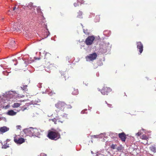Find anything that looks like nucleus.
<instances>
[{
	"instance_id": "nucleus-6",
	"label": "nucleus",
	"mask_w": 156,
	"mask_h": 156,
	"mask_svg": "<svg viewBox=\"0 0 156 156\" xmlns=\"http://www.w3.org/2000/svg\"><path fill=\"white\" fill-rule=\"evenodd\" d=\"M112 89L109 87L104 86L101 90V93L103 95H108L111 92Z\"/></svg>"
},
{
	"instance_id": "nucleus-15",
	"label": "nucleus",
	"mask_w": 156,
	"mask_h": 156,
	"mask_svg": "<svg viewBox=\"0 0 156 156\" xmlns=\"http://www.w3.org/2000/svg\"><path fill=\"white\" fill-rule=\"evenodd\" d=\"M53 66V64L50 63V62H48L46 64V66H45L46 68L47 69H51Z\"/></svg>"
},
{
	"instance_id": "nucleus-35",
	"label": "nucleus",
	"mask_w": 156,
	"mask_h": 156,
	"mask_svg": "<svg viewBox=\"0 0 156 156\" xmlns=\"http://www.w3.org/2000/svg\"><path fill=\"white\" fill-rule=\"evenodd\" d=\"M84 33L86 34V33L84 31Z\"/></svg>"
},
{
	"instance_id": "nucleus-9",
	"label": "nucleus",
	"mask_w": 156,
	"mask_h": 156,
	"mask_svg": "<svg viewBox=\"0 0 156 156\" xmlns=\"http://www.w3.org/2000/svg\"><path fill=\"white\" fill-rule=\"evenodd\" d=\"M137 48L139 50V51L141 54L143 50V46L141 42H137L136 43Z\"/></svg>"
},
{
	"instance_id": "nucleus-8",
	"label": "nucleus",
	"mask_w": 156,
	"mask_h": 156,
	"mask_svg": "<svg viewBox=\"0 0 156 156\" xmlns=\"http://www.w3.org/2000/svg\"><path fill=\"white\" fill-rule=\"evenodd\" d=\"M11 145V143L10 142V140L9 139H7V140L5 141L3 144H2V148L6 149L9 147Z\"/></svg>"
},
{
	"instance_id": "nucleus-12",
	"label": "nucleus",
	"mask_w": 156,
	"mask_h": 156,
	"mask_svg": "<svg viewBox=\"0 0 156 156\" xmlns=\"http://www.w3.org/2000/svg\"><path fill=\"white\" fill-rule=\"evenodd\" d=\"M9 130V128L5 126H3L0 128V132L2 133H5Z\"/></svg>"
},
{
	"instance_id": "nucleus-29",
	"label": "nucleus",
	"mask_w": 156,
	"mask_h": 156,
	"mask_svg": "<svg viewBox=\"0 0 156 156\" xmlns=\"http://www.w3.org/2000/svg\"><path fill=\"white\" fill-rule=\"evenodd\" d=\"M141 135V133L140 132H138L136 133V135L137 136H140Z\"/></svg>"
},
{
	"instance_id": "nucleus-26",
	"label": "nucleus",
	"mask_w": 156,
	"mask_h": 156,
	"mask_svg": "<svg viewBox=\"0 0 156 156\" xmlns=\"http://www.w3.org/2000/svg\"><path fill=\"white\" fill-rule=\"evenodd\" d=\"M51 120L52 121L54 122L55 124H56L57 119H56L54 118L52 119H51Z\"/></svg>"
},
{
	"instance_id": "nucleus-18",
	"label": "nucleus",
	"mask_w": 156,
	"mask_h": 156,
	"mask_svg": "<svg viewBox=\"0 0 156 156\" xmlns=\"http://www.w3.org/2000/svg\"><path fill=\"white\" fill-rule=\"evenodd\" d=\"M15 43L14 41L11 40L9 44V47L10 48L14 47L15 46Z\"/></svg>"
},
{
	"instance_id": "nucleus-16",
	"label": "nucleus",
	"mask_w": 156,
	"mask_h": 156,
	"mask_svg": "<svg viewBox=\"0 0 156 156\" xmlns=\"http://www.w3.org/2000/svg\"><path fill=\"white\" fill-rule=\"evenodd\" d=\"M149 149L154 153L156 152V147L155 145L150 147H149Z\"/></svg>"
},
{
	"instance_id": "nucleus-10",
	"label": "nucleus",
	"mask_w": 156,
	"mask_h": 156,
	"mask_svg": "<svg viewBox=\"0 0 156 156\" xmlns=\"http://www.w3.org/2000/svg\"><path fill=\"white\" fill-rule=\"evenodd\" d=\"M140 138L144 140V142H141L143 144L146 145L148 143V137L146 135H143L142 136H140Z\"/></svg>"
},
{
	"instance_id": "nucleus-1",
	"label": "nucleus",
	"mask_w": 156,
	"mask_h": 156,
	"mask_svg": "<svg viewBox=\"0 0 156 156\" xmlns=\"http://www.w3.org/2000/svg\"><path fill=\"white\" fill-rule=\"evenodd\" d=\"M55 107L56 108L55 111L58 113L60 112H63L65 108L68 109L72 108L71 105H67L64 102L61 101H59L56 104Z\"/></svg>"
},
{
	"instance_id": "nucleus-19",
	"label": "nucleus",
	"mask_w": 156,
	"mask_h": 156,
	"mask_svg": "<svg viewBox=\"0 0 156 156\" xmlns=\"http://www.w3.org/2000/svg\"><path fill=\"white\" fill-rule=\"evenodd\" d=\"M20 105V104L19 103H14L12 105L13 108H17L19 107Z\"/></svg>"
},
{
	"instance_id": "nucleus-14",
	"label": "nucleus",
	"mask_w": 156,
	"mask_h": 156,
	"mask_svg": "<svg viewBox=\"0 0 156 156\" xmlns=\"http://www.w3.org/2000/svg\"><path fill=\"white\" fill-rule=\"evenodd\" d=\"M16 114V112H14L13 110H9L7 112V114L11 116H13L15 115Z\"/></svg>"
},
{
	"instance_id": "nucleus-32",
	"label": "nucleus",
	"mask_w": 156,
	"mask_h": 156,
	"mask_svg": "<svg viewBox=\"0 0 156 156\" xmlns=\"http://www.w3.org/2000/svg\"><path fill=\"white\" fill-rule=\"evenodd\" d=\"M47 55H48L49 56L50 55V54L49 53H46L45 55V57L46 58V56Z\"/></svg>"
},
{
	"instance_id": "nucleus-20",
	"label": "nucleus",
	"mask_w": 156,
	"mask_h": 156,
	"mask_svg": "<svg viewBox=\"0 0 156 156\" xmlns=\"http://www.w3.org/2000/svg\"><path fill=\"white\" fill-rule=\"evenodd\" d=\"M18 29L17 27L16 24V23L14 24L13 25V27L12 28V30L15 31L17 30V29Z\"/></svg>"
},
{
	"instance_id": "nucleus-4",
	"label": "nucleus",
	"mask_w": 156,
	"mask_h": 156,
	"mask_svg": "<svg viewBox=\"0 0 156 156\" xmlns=\"http://www.w3.org/2000/svg\"><path fill=\"white\" fill-rule=\"evenodd\" d=\"M14 141L17 144H21L25 141V140L20 135H15L14 137Z\"/></svg>"
},
{
	"instance_id": "nucleus-27",
	"label": "nucleus",
	"mask_w": 156,
	"mask_h": 156,
	"mask_svg": "<svg viewBox=\"0 0 156 156\" xmlns=\"http://www.w3.org/2000/svg\"><path fill=\"white\" fill-rule=\"evenodd\" d=\"M117 149L118 151H121V150H122V147L120 146L119 147H118Z\"/></svg>"
},
{
	"instance_id": "nucleus-33",
	"label": "nucleus",
	"mask_w": 156,
	"mask_h": 156,
	"mask_svg": "<svg viewBox=\"0 0 156 156\" xmlns=\"http://www.w3.org/2000/svg\"><path fill=\"white\" fill-rule=\"evenodd\" d=\"M16 9V7H14L13 8V10L14 11V10H15Z\"/></svg>"
},
{
	"instance_id": "nucleus-11",
	"label": "nucleus",
	"mask_w": 156,
	"mask_h": 156,
	"mask_svg": "<svg viewBox=\"0 0 156 156\" xmlns=\"http://www.w3.org/2000/svg\"><path fill=\"white\" fill-rule=\"evenodd\" d=\"M119 137L122 142H125L126 138V135L124 132L119 134Z\"/></svg>"
},
{
	"instance_id": "nucleus-13",
	"label": "nucleus",
	"mask_w": 156,
	"mask_h": 156,
	"mask_svg": "<svg viewBox=\"0 0 156 156\" xmlns=\"http://www.w3.org/2000/svg\"><path fill=\"white\" fill-rule=\"evenodd\" d=\"M77 3L75 2L74 3L75 7L79 6V5H81L84 3V1L83 0H77Z\"/></svg>"
},
{
	"instance_id": "nucleus-24",
	"label": "nucleus",
	"mask_w": 156,
	"mask_h": 156,
	"mask_svg": "<svg viewBox=\"0 0 156 156\" xmlns=\"http://www.w3.org/2000/svg\"><path fill=\"white\" fill-rule=\"evenodd\" d=\"M27 85L23 86V87H21V88L23 90H27Z\"/></svg>"
},
{
	"instance_id": "nucleus-23",
	"label": "nucleus",
	"mask_w": 156,
	"mask_h": 156,
	"mask_svg": "<svg viewBox=\"0 0 156 156\" xmlns=\"http://www.w3.org/2000/svg\"><path fill=\"white\" fill-rule=\"evenodd\" d=\"M92 137L95 138H100V135H94L92 136Z\"/></svg>"
},
{
	"instance_id": "nucleus-25",
	"label": "nucleus",
	"mask_w": 156,
	"mask_h": 156,
	"mask_svg": "<svg viewBox=\"0 0 156 156\" xmlns=\"http://www.w3.org/2000/svg\"><path fill=\"white\" fill-rule=\"evenodd\" d=\"M37 12H38L42 13V12L41 10L40 7H38L37 8Z\"/></svg>"
},
{
	"instance_id": "nucleus-22",
	"label": "nucleus",
	"mask_w": 156,
	"mask_h": 156,
	"mask_svg": "<svg viewBox=\"0 0 156 156\" xmlns=\"http://www.w3.org/2000/svg\"><path fill=\"white\" fill-rule=\"evenodd\" d=\"M33 4L32 3L30 2L29 3L28 5L27 6V7L29 8L30 7L31 8L33 6Z\"/></svg>"
},
{
	"instance_id": "nucleus-2",
	"label": "nucleus",
	"mask_w": 156,
	"mask_h": 156,
	"mask_svg": "<svg viewBox=\"0 0 156 156\" xmlns=\"http://www.w3.org/2000/svg\"><path fill=\"white\" fill-rule=\"evenodd\" d=\"M23 132L26 136L31 137L34 136H37L40 134L38 129L32 127L24 129Z\"/></svg>"
},
{
	"instance_id": "nucleus-5",
	"label": "nucleus",
	"mask_w": 156,
	"mask_h": 156,
	"mask_svg": "<svg viewBox=\"0 0 156 156\" xmlns=\"http://www.w3.org/2000/svg\"><path fill=\"white\" fill-rule=\"evenodd\" d=\"M97 54L95 52L89 54L85 57L87 61H93L95 60L97 57Z\"/></svg>"
},
{
	"instance_id": "nucleus-3",
	"label": "nucleus",
	"mask_w": 156,
	"mask_h": 156,
	"mask_svg": "<svg viewBox=\"0 0 156 156\" xmlns=\"http://www.w3.org/2000/svg\"><path fill=\"white\" fill-rule=\"evenodd\" d=\"M52 131H48L47 136L48 138L51 140H56L60 138V134L59 133V131H61L60 130H59L58 131L56 130L52 129Z\"/></svg>"
},
{
	"instance_id": "nucleus-34",
	"label": "nucleus",
	"mask_w": 156,
	"mask_h": 156,
	"mask_svg": "<svg viewBox=\"0 0 156 156\" xmlns=\"http://www.w3.org/2000/svg\"><path fill=\"white\" fill-rule=\"evenodd\" d=\"M64 77H65V80H66V77L65 76H64Z\"/></svg>"
},
{
	"instance_id": "nucleus-21",
	"label": "nucleus",
	"mask_w": 156,
	"mask_h": 156,
	"mask_svg": "<svg viewBox=\"0 0 156 156\" xmlns=\"http://www.w3.org/2000/svg\"><path fill=\"white\" fill-rule=\"evenodd\" d=\"M116 144H112L111 145V148L113 149H115L116 148Z\"/></svg>"
},
{
	"instance_id": "nucleus-28",
	"label": "nucleus",
	"mask_w": 156,
	"mask_h": 156,
	"mask_svg": "<svg viewBox=\"0 0 156 156\" xmlns=\"http://www.w3.org/2000/svg\"><path fill=\"white\" fill-rule=\"evenodd\" d=\"M21 128V126L20 125H19V126H16V128H17V129H20Z\"/></svg>"
},
{
	"instance_id": "nucleus-7",
	"label": "nucleus",
	"mask_w": 156,
	"mask_h": 156,
	"mask_svg": "<svg viewBox=\"0 0 156 156\" xmlns=\"http://www.w3.org/2000/svg\"><path fill=\"white\" fill-rule=\"evenodd\" d=\"M95 39V37L94 36H88L85 40V43L87 45H91Z\"/></svg>"
},
{
	"instance_id": "nucleus-31",
	"label": "nucleus",
	"mask_w": 156,
	"mask_h": 156,
	"mask_svg": "<svg viewBox=\"0 0 156 156\" xmlns=\"http://www.w3.org/2000/svg\"><path fill=\"white\" fill-rule=\"evenodd\" d=\"M108 106L109 107H110V108L112 107V105L111 104H108Z\"/></svg>"
},
{
	"instance_id": "nucleus-17",
	"label": "nucleus",
	"mask_w": 156,
	"mask_h": 156,
	"mask_svg": "<svg viewBox=\"0 0 156 156\" xmlns=\"http://www.w3.org/2000/svg\"><path fill=\"white\" fill-rule=\"evenodd\" d=\"M72 94L74 95H77L79 93L78 89L75 88H73L72 89Z\"/></svg>"
},
{
	"instance_id": "nucleus-30",
	"label": "nucleus",
	"mask_w": 156,
	"mask_h": 156,
	"mask_svg": "<svg viewBox=\"0 0 156 156\" xmlns=\"http://www.w3.org/2000/svg\"><path fill=\"white\" fill-rule=\"evenodd\" d=\"M10 106L9 105H7L5 106L4 108L5 109H6L8 108Z\"/></svg>"
}]
</instances>
